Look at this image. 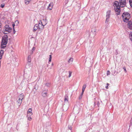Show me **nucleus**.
<instances>
[{
	"mask_svg": "<svg viewBox=\"0 0 132 132\" xmlns=\"http://www.w3.org/2000/svg\"><path fill=\"white\" fill-rule=\"evenodd\" d=\"M119 2L117 1H115L113 4V6L115 11L117 12L116 14L118 15L120 14V7H123L126 5V1H119Z\"/></svg>",
	"mask_w": 132,
	"mask_h": 132,
	"instance_id": "1",
	"label": "nucleus"
},
{
	"mask_svg": "<svg viewBox=\"0 0 132 132\" xmlns=\"http://www.w3.org/2000/svg\"><path fill=\"white\" fill-rule=\"evenodd\" d=\"M8 41V37L7 35H4L2 38L1 47L2 48L5 47Z\"/></svg>",
	"mask_w": 132,
	"mask_h": 132,
	"instance_id": "2",
	"label": "nucleus"
},
{
	"mask_svg": "<svg viewBox=\"0 0 132 132\" xmlns=\"http://www.w3.org/2000/svg\"><path fill=\"white\" fill-rule=\"evenodd\" d=\"M123 20L124 22L127 23L130 18V15L128 12H125L123 13L122 16Z\"/></svg>",
	"mask_w": 132,
	"mask_h": 132,
	"instance_id": "3",
	"label": "nucleus"
},
{
	"mask_svg": "<svg viewBox=\"0 0 132 132\" xmlns=\"http://www.w3.org/2000/svg\"><path fill=\"white\" fill-rule=\"evenodd\" d=\"M4 29H3L2 31V32L4 34H7V33H5V31L9 33L12 30V29L10 27L9 25H6L4 27Z\"/></svg>",
	"mask_w": 132,
	"mask_h": 132,
	"instance_id": "4",
	"label": "nucleus"
},
{
	"mask_svg": "<svg viewBox=\"0 0 132 132\" xmlns=\"http://www.w3.org/2000/svg\"><path fill=\"white\" fill-rule=\"evenodd\" d=\"M40 22L41 23H42V25L43 26V27L41 29L40 28H39V25L36 24L34 26V29H33V31L34 32H35L36 30H37V29H41L42 30L44 28V26H45L46 24V23L44 25H43L42 23V22L41 21H40Z\"/></svg>",
	"mask_w": 132,
	"mask_h": 132,
	"instance_id": "5",
	"label": "nucleus"
},
{
	"mask_svg": "<svg viewBox=\"0 0 132 132\" xmlns=\"http://www.w3.org/2000/svg\"><path fill=\"white\" fill-rule=\"evenodd\" d=\"M111 11L110 10H109L106 12V20L105 21V23H108L109 21V19L110 18V16L111 15Z\"/></svg>",
	"mask_w": 132,
	"mask_h": 132,
	"instance_id": "6",
	"label": "nucleus"
},
{
	"mask_svg": "<svg viewBox=\"0 0 132 132\" xmlns=\"http://www.w3.org/2000/svg\"><path fill=\"white\" fill-rule=\"evenodd\" d=\"M127 27L131 30H132V21L131 20H129L127 22Z\"/></svg>",
	"mask_w": 132,
	"mask_h": 132,
	"instance_id": "7",
	"label": "nucleus"
},
{
	"mask_svg": "<svg viewBox=\"0 0 132 132\" xmlns=\"http://www.w3.org/2000/svg\"><path fill=\"white\" fill-rule=\"evenodd\" d=\"M47 89H46L43 90L42 93V95L43 97H46L47 96Z\"/></svg>",
	"mask_w": 132,
	"mask_h": 132,
	"instance_id": "8",
	"label": "nucleus"
},
{
	"mask_svg": "<svg viewBox=\"0 0 132 132\" xmlns=\"http://www.w3.org/2000/svg\"><path fill=\"white\" fill-rule=\"evenodd\" d=\"M96 30L95 29L92 30L91 31L89 36L91 35L92 37H94L96 35Z\"/></svg>",
	"mask_w": 132,
	"mask_h": 132,
	"instance_id": "9",
	"label": "nucleus"
},
{
	"mask_svg": "<svg viewBox=\"0 0 132 132\" xmlns=\"http://www.w3.org/2000/svg\"><path fill=\"white\" fill-rule=\"evenodd\" d=\"M22 100H17L16 102L17 104L19 106L21 105L22 102Z\"/></svg>",
	"mask_w": 132,
	"mask_h": 132,
	"instance_id": "10",
	"label": "nucleus"
},
{
	"mask_svg": "<svg viewBox=\"0 0 132 132\" xmlns=\"http://www.w3.org/2000/svg\"><path fill=\"white\" fill-rule=\"evenodd\" d=\"M53 6V3H51L50 4L48 7V9L51 10L52 9V7Z\"/></svg>",
	"mask_w": 132,
	"mask_h": 132,
	"instance_id": "11",
	"label": "nucleus"
},
{
	"mask_svg": "<svg viewBox=\"0 0 132 132\" xmlns=\"http://www.w3.org/2000/svg\"><path fill=\"white\" fill-rule=\"evenodd\" d=\"M25 96L23 93L20 94L19 96V99H23L24 98Z\"/></svg>",
	"mask_w": 132,
	"mask_h": 132,
	"instance_id": "12",
	"label": "nucleus"
},
{
	"mask_svg": "<svg viewBox=\"0 0 132 132\" xmlns=\"http://www.w3.org/2000/svg\"><path fill=\"white\" fill-rule=\"evenodd\" d=\"M31 56L30 55H29L28 57V61L29 62H31Z\"/></svg>",
	"mask_w": 132,
	"mask_h": 132,
	"instance_id": "13",
	"label": "nucleus"
},
{
	"mask_svg": "<svg viewBox=\"0 0 132 132\" xmlns=\"http://www.w3.org/2000/svg\"><path fill=\"white\" fill-rule=\"evenodd\" d=\"M86 84H84L83 85V86L82 88V92H83L84 93V92L85 90V89L86 88Z\"/></svg>",
	"mask_w": 132,
	"mask_h": 132,
	"instance_id": "14",
	"label": "nucleus"
},
{
	"mask_svg": "<svg viewBox=\"0 0 132 132\" xmlns=\"http://www.w3.org/2000/svg\"><path fill=\"white\" fill-rule=\"evenodd\" d=\"M73 60V59L72 58H71L69 59L68 61V62L69 63H72Z\"/></svg>",
	"mask_w": 132,
	"mask_h": 132,
	"instance_id": "15",
	"label": "nucleus"
},
{
	"mask_svg": "<svg viewBox=\"0 0 132 132\" xmlns=\"http://www.w3.org/2000/svg\"><path fill=\"white\" fill-rule=\"evenodd\" d=\"M64 102L65 103L64 105H65V104H68L69 103L68 100H64Z\"/></svg>",
	"mask_w": 132,
	"mask_h": 132,
	"instance_id": "16",
	"label": "nucleus"
},
{
	"mask_svg": "<svg viewBox=\"0 0 132 132\" xmlns=\"http://www.w3.org/2000/svg\"><path fill=\"white\" fill-rule=\"evenodd\" d=\"M4 51L3 50H0V54L2 56L4 53Z\"/></svg>",
	"mask_w": 132,
	"mask_h": 132,
	"instance_id": "17",
	"label": "nucleus"
},
{
	"mask_svg": "<svg viewBox=\"0 0 132 132\" xmlns=\"http://www.w3.org/2000/svg\"><path fill=\"white\" fill-rule=\"evenodd\" d=\"M28 114L27 116V117H30L31 115H32V112L31 113H27Z\"/></svg>",
	"mask_w": 132,
	"mask_h": 132,
	"instance_id": "18",
	"label": "nucleus"
},
{
	"mask_svg": "<svg viewBox=\"0 0 132 132\" xmlns=\"http://www.w3.org/2000/svg\"><path fill=\"white\" fill-rule=\"evenodd\" d=\"M32 109L31 108H29L28 109L27 111V113H31Z\"/></svg>",
	"mask_w": 132,
	"mask_h": 132,
	"instance_id": "19",
	"label": "nucleus"
},
{
	"mask_svg": "<svg viewBox=\"0 0 132 132\" xmlns=\"http://www.w3.org/2000/svg\"><path fill=\"white\" fill-rule=\"evenodd\" d=\"M45 86L47 87H49L50 85V83H47L45 84Z\"/></svg>",
	"mask_w": 132,
	"mask_h": 132,
	"instance_id": "20",
	"label": "nucleus"
},
{
	"mask_svg": "<svg viewBox=\"0 0 132 132\" xmlns=\"http://www.w3.org/2000/svg\"><path fill=\"white\" fill-rule=\"evenodd\" d=\"M83 94V93L81 92L80 95L79 96V99H81L82 98Z\"/></svg>",
	"mask_w": 132,
	"mask_h": 132,
	"instance_id": "21",
	"label": "nucleus"
},
{
	"mask_svg": "<svg viewBox=\"0 0 132 132\" xmlns=\"http://www.w3.org/2000/svg\"><path fill=\"white\" fill-rule=\"evenodd\" d=\"M51 59H52V55H49V62H48V63H49V62H50L51 61Z\"/></svg>",
	"mask_w": 132,
	"mask_h": 132,
	"instance_id": "22",
	"label": "nucleus"
},
{
	"mask_svg": "<svg viewBox=\"0 0 132 132\" xmlns=\"http://www.w3.org/2000/svg\"><path fill=\"white\" fill-rule=\"evenodd\" d=\"M31 0H25V3L27 4H28L29 2L31 1Z\"/></svg>",
	"mask_w": 132,
	"mask_h": 132,
	"instance_id": "23",
	"label": "nucleus"
},
{
	"mask_svg": "<svg viewBox=\"0 0 132 132\" xmlns=\"http://www.w3.org/2000/svg\"><path fill=\"white\" fill-rule=\"evenodd\" d=\"M2 23L0 22V33L1 32V30L2 29Z\"/></svg>",
	"mask_w": 132,
	"mask_h": 132,
	"instance_id": "24",
	"label": "nucleus"
},
{
	"mask_svg": "<svg viewBox=\"0 0 132 132\" xmlns=\"http://www.w3.org/2000/svg\"><path fill=\"white\" fill-rule=\"evenodd\" d=\"M129 2L130 6L132 7V0H129Z\"/></svg>",
	"mask_w": 132,
	"mask_h": 132,
	"instance_id": "25",
	"label": "nucleus"
},
{
	"mask_svg": "<svg viewBox=\"0 0 132 132\" xmlns=\"http://www.w3.org/2000/svg\"><path fill=\"white\" fill-rule=\"evenodd\" d=\"M69 74L68 76V77L69 78H70V77L71 76V74L72 73V72H71V71H69Z\"/></svg>",
	"mask_w": 132,
	"mask_h": 132,
	"instance_id": "26",
	"label": "nucleus"
},
{
	"mask_svg": "<svg viewBox=\"0 0 132 132\" xmlns=\"http://www.w3.org/2000/svg\"><path fill=\"white\" fill-rule=\"evenodd\" d=\"M37 88L36 89V88L35 87L33 89V91H34V93H35V92H36L37 91Z\"/></svg>",
	"mask_w": 132,
	"mask_h": 132,
	"instance_id": "27",
	"label": "nucleus"
},
{
	"mask_svg": "<svg viewBox=\"0 0 132 132\" xmlns=\"http://www.w3.org/2000/svg\"><path fill=\"white\" fill-rule=\"evenodd\" d=\"M68 94L64 96V99H68Z\"/></svg>",
	"mask_w": 132,
	"mask_h": 132,
	"instance_id": "28",
	"label": "nucleus"
},
{
	"mask_svg": "<svg viewBox=\"0 0 132 132\" xmlns=\"http://www.w3.org/2000/svg\"><path fill=\"white\" fill-rule=\"evenodd\" d=\"M68 128L69 129H70L71 130L72 129V126H71L69 125L68 126Z\"/></svg>",
	"mask_w": 132,
	"mask_h": 132,
	"instance_id": "29",
	"label": "nucleus"
},
{
	"mask_svg": "<svg viewBox=\"0 0 132 132\" xmlns=\"http://www.w3.org/2000/svg\"><path fill=\"white\" fill-rule=\"evenodd\" d=\"M15 22L16 25H18V24L19 23V21L18 20H16Z\"/></svg>",
	"mask_w": 132,
	"mask_h": 132,
	"instance_id": "30",
	"label": "nucleus"
},
{
	"mask_svg": "<svg viewBox=\"0 0 132 132\" xmlns=\"http://www.w3.org/2000/svg\"><path fill=\"white\" fill-rule=\"evenodd\" d=\"M4 4H1V5L0 7L1 8H3L4 7Z\"/></svg>",
	"mask_w": 132,
	"mask_h": 132,
	"instance_id": "31",
	"label": "nucleus"
},
{
	"mask_svg": "<svg viewBox=\"0 0 132 132\" xmlns=\"http://www.w3.org/2000/svg\"><path fill=\"white\" fill-rule=\"evenodd\" d=\"M110 74V71L108 70L107 71V76L109 75Z\"/></svg>",
	"mask_w": 132,
	"mask_h": 132,
	"instance_id": "32",
	"label": "nucleus"
},
{
	"mask_svg": "<svg viewBox=\"0 0 132 132\" xmlns=\"http://www.w3.org/2000/svg\"><path fill=\"white\" fill-rule=\"evenodd\" d=\"M27 118L28 120H31L32 119L30 117H28Z\"/></svg>",
	"mask_w": 132,
	"mask_h": 132,
	"instance_id": "33",
	"label": "nucleus"
},
{
	"mask_svg": "<svg viewBox=\"0 0 132 132\" xmlns=\"http://www.w3.org/2000/svg\"><path fill=\"white\" fill-rule=\"evenodd\" d=\"M33 51L32 50H31L29 52V53H30V55L32 54H33Z\"/></svg>",
	"mask_w": 132,
	"mask_h": 132,
	"instance_id": "34",
	"label": "nucleus"
},
{
	"mask_svg": "<svg viewBox=\"0 0 132 132\" xmlns=\"http://www.w3.org/2000/svg\"><path fill=\"white\" fill-rule=\"evenodd\" d=\"M115 54L116 55H117L118 54V53L117 50H116Z\"/></svg>",
	"mask_w": 132,
	"mask_h": 132,
	"instance_id": "35",
	"label": "nucleus"
},
{
	"mask_svg": "<svg viewBox=\"0 0 132 132\" xmlns=\"http://www.w3.org/2000/svg\"><path fill=\"white\" fill-rule=\"evenodd\" d=\"M123 69L124 71L125 72H127V71H126V68L125 67H124L123 68Z\"/></svg>",
	"mask_w": 132,
	"mask_h": 132,
	"instance_id": "36",
	"label": "nucleus"
},
{
	"mask_svg": "<svg viewBox=\"0 0 132 132\" xmlns=\"http://www.w3.org/2000/svg\"><path fill=\"white\" fill-rule=\"evenodd\" d=\"M15 32V29L14 28H13V33L14 34Z\"/></svg>",
	"mask_w": 132,
	"mask_h": 132,
	"instance_id": "37",
	"label": "nucleus"
},
{
	"mask_svg": "<svg viewBox=\"0 0 132 132\" xmlns=\"http://www.w3.org/2000/svg\"><path fill=\"white\" fill-rule=\"evenodd\" d=\"M97 105L98 106V107H99V101H97Z\"/></svg>",
	"mask_w": 132,
	"mask_h": 132,
	"instance_id": "38",
	"label": "nucleus"
},
{
	"mask_svg": "<svg viewBox=\"0 0 132 132\" xmlns=\"http://www.w3.org/2000/svg\"><path fill=\"white\" fill-rule=\"evenodd\" d=\"M35 49V48L34 47L32 48V50H31L33 51H34Z\"/></svg>",
	"mask_w": 132,
	"mask_h": 132,
	"instance_id": "39",
	"label": "nucleus"
},
{
	"mask_svg": "<svg viewBox=\"0 0 132 132\" xmlns=\"http://www.w3.org/2000/svg\"><path fill=\"white\" fill-rule=\"evenodd\" d=\"M15 24L14 23H13L12 24V26H13V28H14V27L15 26Z\"/></svg>",
	"mask_w": 132,
	"mask_h": 132,
	"instance_id": "40",
	"label": "nucleus"
},
{
	"mask_svg": "<svg viewBox=\"0 0 132 132\" xmlns=\"http://www.w3.org/2000/svg\"><path fill=\"white\" fill-rule=\"evenodd\" d=\"M2 56L1 54H0V60L2 59Z\"/></svg>",
	"mask_w": 132,
	"mask_h": 132,
	"instance_id": "41",
	"label": "nucleus"
},
{
	"mask_svg": "<svg viewBox=\"0 0 132 132\" xmlns=\"http://www.w3.org/2000/svg\"><path fill=\"white\" fill-rule=\"evenodd\" d=\"M105 88H106V89H108V86H106V87H105Z\"/></svg>",
	"mask_w": 132,
	"mask_h": 132,
	"instance_id": "42",
	"label": "nucleus"
},
{
	"mask_svg": "<svg viewBox=\"0 0 132 132\" xmlns=\"http://www.w3.org/2000/svg\"><path fill=\"white\" fill-rule=\"evenodd\" d=\"M96 102H94V106H95L96 105Z\"/></svg>",
	"mask_w": 132,
	"mask_h": 132,
	"instance_id": "43",
	"label": "nucleus"
},
{
	"mask_svg": "<svg viewBox=\"0 0 132 132\" xmlns=\"http://www.w3.org/2000/svg\"><path fill=\"white\" fill-rule=\"evenodd\" d=\"M106 85H107V86H108L109 85V83H107L106 84Z\"/></svg>",
	"mask_w": 132,
	"mask_h": 132,
	"instance_id": "44",
	"label": "nucleus"
},
{
	"mask_svg": "<svg viewBox=\"0 0 132 132\" xmlns=\"http://www.w3.org/2000/svg\"><path fill=\"white\" fill-rule=\"evenodd\" d=\"M119 1H126V0H119Z\"/></svg>",
	"mask_w": 132,
	"mask_h": 132,
	"instance_id": "45",
	"label": "nucleus"
},
{
	"mask_svg": "<svg viewBox=\"0 0 132 132\" xmlns=\"http://www.w3.org/2000/svg\"><path fill=\"white\" fill-rule=\"evenodd\" d=\"M68 109V108H67V109H66L65 110V111H67V110Z\"/></svg>",
	"mask_w": 132,
	"mask_h": 132,
	"instance_id": "46",
	"label": "nucleus"
},
{
	"mask_svg": "<svg viewBox=\"0 0 132 132\" xmlns=\"http://www.w3.org/2000/svg\"><path fill=\"white\" fill-rule=\"evenodd\" d=\"M48 64H47V67H48Z\"/></svg>",
	"mask_w": 132,
	"mask_h": 132,
	"instance_id": "47",
	"label": "nucleus"
},
{
	"mask_svg": "<svg viewBox=\"0 0 132 132\" xmlns=\"http://www.w3.org/2000/svg\"><path fill=\"white\" fill-rule=\"evenodd\" d=\"M52 66L53 65V63H52Z\"/></svg>",
	"mask_w": 132,
	"mask_h": 132,
	"instance_id": "48",
	"label": "nucleus"
},
{
	"mask_svg": "<svg viewBox=\"0 0 132 132\" xmlns=\"http://www.w3.org/2000/svg\"><path fill=\"white\" fill-rule=\"evenodd\" d=\"M6 0H2V1H5Z\"/></svg>",
	"mask_w": 132,
	"mask_h": 132,
	"instance_id": "49",
	"label": "nucleus"
},
{
	"mask_svg": "<svg viewBox=\"0 0 132 132\" xmlns=\"http://www.w3.org/2000/svg\"><path fill=\"white\" fill-rule=\"evenodd\" d=\"M11 39H10V38H9V40H11Z\"/></svg>",
	"mask_w": 132,
	"mask_h": 132,
	"instance_id": "50",
	"label": "nucleus"
},
{
	"mask_svg": "<svg viewBox=\"0 0 132 132\" xmlns=\"http://www.w3.org/2000/svg\"><path fill=\"white\" fill-rule=\"evenodd\" d=\"M68 0H67V3L68 2Z\"/></svg>",
	"mask_w": 132,
	"mask_h": 132,
	"instance_id": "51",
	"label": "nucleus"
},
{
	"mask_svg": "<svg viewBox=\"0 0 132 132\" xmlns=\"http://www.w3.org/2000/svg\"><path fill=\"white\" fill-rule=\"evenodd\" d=\"M64 106H63V108H64Z\"/></svg>",
	"mask_w": 132,
	"mask_h": 132,
	"instance_id": "52",
	"label": "nucleus"
},
{
	"mask_svg": "<svg viewBox=\"0 0 132 132\" xmlns=\"http://www.w3.org/2000/svg\"><path fill=\"white\" fill-rule=\"evenodd\" d=\"M73 110H75V108H73Z\"/></svg>",
	"mask_w": 132,
	"mask_h": 132,
	"instance_id": "53",
	"label": "nucleus"
},
{
	"mask_svg": "<svg viewBox=\"0 0 132 132\" xmlns=\"http://www.w3.org/2000/svg\"><path fill=\"white\" fill-rule=\"evenodd\" d=\"M43 21H44V19H43Z\"/></svg>",
	"mask_w": 132,
	"mask_h": 132,
	"instance_id": "54",
	"label": "nucleus"
},
{
	"mask_svg": "<svg viewBox=\"0 0 132 132\" xmlns=\"http://www.w3.org/2000/svg\"><path fill=\"white\" fill-rule=\"evenodd\" d=\"M39 24H40V23H39Z\"/></svg>",
	"mask_w": 132,
	"mask_h": 132,
	"instance_id": "55",
	"label": "nucleus"
}]
</instances>
